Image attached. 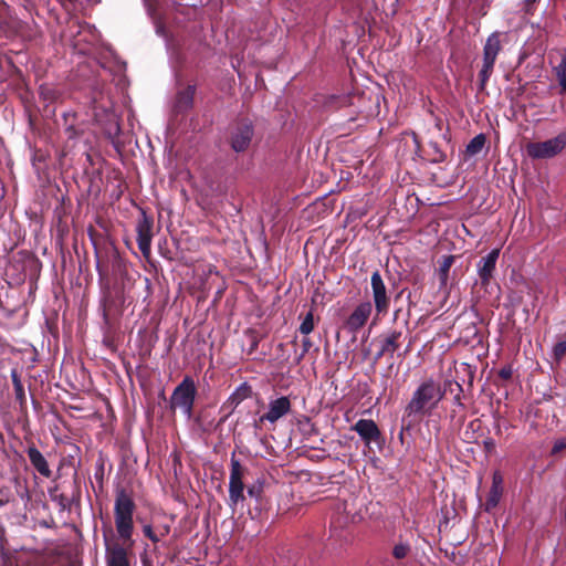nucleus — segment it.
Listing matches in <instances>:
<instances>
[{
    "instance_id": "1",
    "label": "nucleus",
    "mask_w": 566,
    "mask_h": 566,
    "mask_svg": "<svg viewBox=\"0 0 566 566\" xmlns=\"http://www.w3.org/2000/svg\"><path fill=\"white\" fill-rule=\"evenodd\" d=\"M136 510L133 491L122 485L116 486L113 514L117 536L111 526L103 527L106 566H130Z\"/></svg>"
},
{
    "instance_id": "2",
    "label": "nucleus",
    "mask_w": 566,
    "mask_h": 566,
    "mask_svg": "<svg viewBox=\"0 0 566 566\" xmlns=\"http://www.w3.org/2000/svg\"><path fill=\"white\" fill-rule=\"evenodd\" d=\"M452 380L444 381L442 388L439 382L432 378L422 381L412 392L410 400L403 409L402 422L407 419L420 420L429 416L444 398L447 389L452 392Z\"/></svg>"
},
{
    "instance_id": "3",
    "label": "nucleus",
    "mask_w": 566,
    "mask_h": 566,
    "mask_svg": "<svg viewBox=\"0 0 566 566\" xmlns=\"http://www.w3.org/2000/svg\"><path fill=\"white\" fill-rule=\"evenodd\" d=\"M503 32L495 31L491 33L483 46L482 67L479 72V92H484L488 81L490 80L497 55L502 51Z\"/></svg>"
},
{
    "instance_id": "4",
    "label": "nucleus",
    "mask_w": 566,
    "mask_h": 566,
    "mask_svg": "<svg viewBox=\"0 0 566 566\" xmlns=\"http://www.w3.org/2000/svg\"><path fill=\"white\" fill-rule=\"evenodd\" d=\"M254 134L252 120L248 117H240L230 124L227 142L233 151L244 153L250 148Z\"/></svg>"
},
{
    "instance_id": "5",
    "label": "nucleus",
    "mask_w": 566,
    "mask_h": 566,
    "mask_svg": "<svg viewBox=\"0 0 566 566\" xmlns=\"http://www.w3.org/2000/svg\"><path fill=\"white\" fill-rule=\"evenodd\" d=\"M197 397V387L190 376H185L180 384L174 389L169 406L172 411L179 408L188 418L192 416Z\"/></svg>"
},
{
    "instance_id": "6",
    "label": "nucleus",
    "mask_w": 566,
    "mask_h": 566,
    "mask_svg": "<svg viewBox=\"0 0 566 566\" xmlns=\"http://www.w3.org/2000/svg\"><path fill=\"white\" fill-rule=\"evenodd\" d=\"M247 472V468L235 458V453H232L230 461V476H229V499L228 504L234 509L239 503L245 500L244 495V482L243 478Z\"/></svg>"
},
{
    "instance_id": "7",
    "label": "nucleus",
    "mask_w": 566,
    "mask_h": 566,
    "mask_svg": "<svg viewBox=\"0 0 566 566\" xmlns=\"http://www.w3.org/2000/svg\"><path fill=\"white\" fill-rule=\"evenodd\" d=\"M565 147L566 133H560L548 140L527 144L526 153L533 159H545L558 155Z\"/></svg>"
},
{
    "instance_id": "8",
    "label": "nucleus",
    "mask_w": 566,
    "mask_h": 566,
    "mask_svg": "<svg viewBox=\"0 0 566 566\" xmlns=\"http://www.w3.org/2000/svg\"><path fill=\"white\" fill-rule=\"evenodd\" d=\"M370 287L377 316L386 315L389 311L390 297L384 279L378 270L373 272L370 276Z\"/></svg>"
},
{
    "instance_id": "9",
    "label": "nucleus",
    "mask_w": 566,
    "mask_h": 566,
    "mask_svg": "<svg viewBox=\"0 0 566 566\" xmlns=\"http://www.w3.org/2000/svg\"><path fill=\"white\" fill-rule=\"evenodd\" d=\"M403 333L401 329L392 328L384 332L378 337L379 349L375 354V361H378L384 356L394 357L402 345Z\"/></svg>"
},
{
    "instance_id": "10",
    "label": "nucleus",
    "mask_w": 566,
    "mask_h": 566,
    "mask_svg": "<svg viewBox=\"0 0 566 566\" xmlns=\"http://www.w3.org/2000/svg\"><path fill=\"white\" fill-rule=\"evenodd\" d=\"M153 227V217L147 214L145 210H142L140 218L138 219L136 224V241L138 244V249L145 258H149L151 252Z\"/></svg>"
},
{
    "instance_id": "11",
    "label": "nucleus",
    "mask_w": 566,
    "mask_h": 566,
    "mask_svg": "<svg viewBox=\"0 0 566 566\" xmlns=\"http://www.w3.org/2000/svg\"><path fill=\"white\" fill-rule=\"evenodd\" d=\"M352 429L357 432L366 446L376 443L381 448L385 443L384 436L373 419H359Z\"/></svg>"
},
{
    "instance_id": "12",
    "label": "nucleus",
    "mask_w": 566,
    "mask_h": 566,
    "mask_svg": "<svg viewBox=\"0 0 566 566\" xmlns=\"http://www.w3.org/2000/svg\"><path fill=\"white\" fill-rule=\"evenodd\" d=\"M373 312V303L365 301L359 303L345 321V328L353 334L360 331L368 322Z\"/></svg>"
},
{
    "instance_id": "13",
    "label": "nucleus",
    "mask_w": 566,
    "mask_h": 566,
    "mask_svg": "<svg viewBox=\"0 0 566 566\" xmlns=\"http://www.w3.org/2000/svg\"><path fill=\"white\" fill-rule=\"evenodd\" d=\"M291 401L286 396L271 400L269 403V411L260 417L259 422L262 423L264 421H269L271 423H275L279 419L291 411Z\"/></svg>"
},
{
    "instance_id": "14",
    "label": "nucleus",
    "mask_w": 566,
    "mask_h": 566,
    "mask_svg": "<svg viewBox=\"0 0 566 566\" xmlns=\"http://www.w3.org/2000/svg\"><path fill=\"white\" fill-rule=\"evenodd\" d=\"M500 256V249H493L488 253L486 256H483L478 263V274L481 280V284L486 286L490 284L493 279V274L495 271L496 262Z\"/></svg>"
},
{
    "instance_id": "15",
    "label": "nucleus",
    "mask_w": 566,
    "mask_h": 566,
    "mask_svg": "<svg viewBox=\"0 0 566 566\" xmlns=\"http://www.w3.org/2000/svg\"><path fill=\"white\" fill-rule=\"evenodd\" d=\"M170 531L171 526L168 523L155 524L153 522H147L143 523L142 525L143 535L154 545V553L157 552L158 544L163 541L164 537L169 535Z\"/></svg>"
},
{
    "instance_id": "16",
    "label": "nucleus",
    "mask_w": 566,
    "mask_h": 566,
    "mask_svg": "<svg viewBox=\"0 0 566 566\" xmlns=\"http://www.w3.org/2000/svg\"><path fill=\"white\" fill-rule=\"evenodd\" d=\"M27 455L31 465L40 475L45 479L52 476V470L50 469L48 460L34 444L28 447Z\"/></svg>"
},
{
    "instance_id": "17",
    "label": "nucleus",
    "mask_w": 566,
    "mask_h": 566,
    "mask_svg": "<svg viewBox=\"0 0 566 566\" xmlns=\"http://www.w3.org/2000/svg\"><path fill=\"white\" fill-rule=\"evenodd\" d=\"M196 90L195 84H188L185 88L177 92L174 105L177 113H187L192 108Z\"/></svg>"
},
{
    "instance_id": "18",
    "label": "nucleus",
    "mask_w": 566,
    "mask_h": 566,
    "mask_svg": "<svg viewBox=\"0 0 566 566\" xmlns=\"http://www.w3.org/2000/svg\"><path fill=\"white\" fill-rule=\"evenodd\" d=\"M252 396V388L247 382L241 384L223 402L220 408V411L229 410V413H232L234 409L247 398Z\"/></svg>"
},
{
    "instance_id": "19",
    "label": "nucleus",
    "mask_w": 566,
    "mask_h": 566,
    "mask_svg": "<svg viewBox=\"0 0 566 566\" xmlns=\"http://www.w3.org/2000/svg\"><path fill=\"white\" fill-rule=\"evenodd\" d=\"M10 376H11V380H12V385H13L15 400L19 403V408L21 411H25L27 410V396H25L23 384L21 381L20 374L15 368H13L11 370Z\"/></svg>"
},
{
    "instance_id": "20",
    "label": "nucleus",
    "mask_w": 566,
    "mask_h": 566,
    "mask_svg": "<svg viewBox=\"0 0 566 566\" xmlns=\"http://www.w3.org/2000/svg\"><path fill=\"white\" fill-rule=\"evenodd\" d=\"M264 479H256L252 484L247 488L248 495L254 499L258 505L263 506L264 504Z\"/></svg>"
},
{
    "instance_id": "21",
    "label": "nucleus",
    "mask_w": 566,
    "mask_h": 566,
    "mask_svg": "<svg viewBox=\"0 0 566 566\" xmlns=\"http://www.w3.org/2000/svg\"><path fill=\"white\" fill-rule=\"evenodd\" d=\"M454 255L442 256L438 272L441 286H444L448 282L449 271L454 262Z\"/></svg>"
},
{
    "instance_id": "22",
    "label": "nucleus",
    "mask_w": 566,
    "mask_h": 566,
    "mask_svg": "<svg viewBox=\"0 0 566 566\" xmlns=\"http://www.w3.org/2000/svg\"><path fill=\"white\" fill-rule=\"evenodd\" d=\"M485 143H486V138H485V136L483 134L476 135L467 145L465 154L468 156H475V155H478L479 153H481V150L485 146Z\"/></svg>"
},
{
    "instance_id": "23",
    "label": "nucleus",
    "mask_w": 566,
    "mask_h": 566,
    "mask_svg": "<svg viewBox=\"0 0 566 566\" xmlns=\"http://www.w3.org/2000/svg\"><path fill=\"white\" fill-rule=\"evenodd\" d=\"M453 385L457 387V394L453 397V408L450 413L451 419H453L458 415V412L464 411V409H465V406L462 402L463 388L457 381H453L452 386Z\"/></svg>"
},
{
    "instance_id": "24",
    "label": "nucleus",
    "mask_w": 566,
    "mask_h": 566,
    "mask_svg": "<svg viewBox=\"0 0 566 566\" xmlns=\"http://www.w3.org/2000/svg\"><path fill=\"white\" fill-rule=\"evenodd\" d=\"M244 336L248 339L249 347L247 349L248 355H252L259 347L261 336L253 328H248L244 331Z\"/></svg>"
},
{
    "instance_id": "25",
    "label": "nucleus",
    "mask_w": 566,
    "mask_h": 566,
    "mask_svg": "<svg viewBox=\"0 0 566 566\" xmlns=\"http://www.w3.org/2000/svg\"><path fill=\"white\" fill-rule=\"evenodd\" d=\"M503 489H499L496 486H492L489 491L486 501H485V511H491L495 509L501 500Z\"/></svg>"
},
{
    "instance_id": "26",
    "label": "nucleus",
    "mask_w": 566,
    "mask_h": 566,
    "mask_svg": "<svg viewBox=\"0 0 566 566\" xmlns=\"http://www.w3.org/2000/svg\"><path fill=\"white\" fill-rule=\"evenodd\" d=\"M315 328V322H314V311L311 308L307 314L304 316L298 331L301 334L307 336L311 334Z\"/></svg>"
},
{
    "instance_id": "27",
    "label": "nucleus",
    "mask_w": 566,
    "mask_h": 566,
    "mask_svg": "<svg viewBox=\"0 0 566 566\" xmlns=\"http://www.w3.org/2000/svg\"><path fill=\"white\" fill-rule=\"evenodd\" d=\"M556 76L563 92H566V50L562 55V61L558 66L555 67Z\"/></svg>"
},
{
    "instance_id": "28",
    "label": "nucleus",
    "mask_w": 566,
    "mask_h": 566,
    "mask_svg": "<svg viewBox=\"0 0 566 566\" xmlns=\"http://www.w3.org/2000/svg\"><path fill=\"white\" fill-rule=\"evenodd\" d=\"M429 148H430V153L429 155L431 156V161L432 163H436V164H439V163H443L446 161L447 159V155L446 153L440 148L439 144L437 142H430L428 144Z\"/></svg>"
},
{
    "instance_id": "29",
    "label": "nucleus",
    "mask_w": 566,
    "mask_h": 566,
    "mask_svg": "<svg viewBox=\"0 0 566 566\" xmlns=\"http://www.w3.org/2000/svg\"><path fill=\"white\" fill-rule=\"evenodd\" d=\"M410 545L407 543H398L392 548V556L396 559H403L410 554Z\"/></svg>"
},
{
    "instance_id": "30",
    "label": "nucleus",
    "mask_w": 566,
    "mask_h": 566,
    "mask_svg": "<svg viewBox=\"0 0 566 566\" xmlns=\"http://www.w3.org/2000/svg\"><path fill=\"white\" fill-rule=\"evenodd\" d=\"M553 359L559 364L566 356V340H562L555 344L552 353Z\"/></svg>"
},
{
    "instance_id": "31",
    "label": "nucleus",
    "mask_w": 566,
    "mask_h": 566,
    "mask_svg": "<svg viewBox=\"0 0 566 566\" xmlns=\"http://www.w3.org/2000/svg\"><path fill=\"white\" fill-rule=\"evenodd\" d=\"M65 134L69 139H75L83 134V130L76 126V123L72 122V125L65 127Z\"/></svg>"
},
{
    "instance_id": "32",
    "label": "nucleus",
    "mask_w": 566,
    "mask_h": 566,
    "mask_svg": "<svg viewBox=\"0 0 566 566\" xmlns=\"http://www.w3.org/2000/svg\"><path fill=\"white\" fill-rule=\"evenodd\" d=\"M513 376V368L511 365H505L503 366L499 373H497V377L504 381H507L512 378Z\"/></svg>"
},
{
    "instance_id": "33",
    "label": "nucleus",
    "mask_w": 566,
    "mask_h": 566,
    "mask_svg": "<svg viewBox=\"0 0 566 566\" xmlns=\"http://www.w3.org/2000/svg\"><path fill=\"white\" fill-rule=\"evenodd\" d=\"M55 501H57L59 505L62 510H70L72 504V499L67 497L65 494L56 495Z\"/></svg>"
},
{
    "instance_id": "34",
    "label": "nucleus",
    "mask_w": 566,
    "mask_h": 566,
    "mask_svg": "<svg viewBox=\"0 0 566 566\" xmlns=\"http://www.w3.org/2000/svg\"><path fill=\"white\" fill-rule=\"evenodd\" d=\"M95 480L97 483H99V486L103 488L104 482V462L101 460L97 463L96 471H95Z\"/></svg>"
},
{
    "instance_id": "35",
    "label": "nucleus",
    "mask_w": 566,
    "mask_h": 566,
    "mask_svg": "<svg viewBox=\"0 0 566 566\" xmlns=\"http://www.w3.org/2000/svg\"><path fill=\"white\" fill-rule=\"evenodd\" d=\"M566 449V438H562L555 441L552 448V454H557Z\"/></svg>"
},
{
    "instance_id": "36",
    "label": "nucleus",
    "mask_w": 566,
    "mask_h": 566,
    "mask_svg": "<svg viewBox=\"0 0 566 566\" xmlns=\"http://www.w3.org/2000/svg\"><path fill=\"white\" fill-rule=\"evenodd\" d=\"M482 444L485 453L491 454L495 451V441L492 438H486Z\"/></svg>"
},
{
    "instance_id": "37",
    "label": "nucleus",
    "mask_w": 566,
    "mask_h": 566,
    "mask_svg": "<svg viewBox=\"0 0 566 566\" xmlns=\"http://www.w3.org/2000/svg\"><path fill=\"white\" fill-rule=\"evenodd\" d=\"M492 486H496L499 489H503V476L497 471L493 473Z\"/></svg>"
},
{
    "instance_id": "38",
    "label": "nucleus",
    "mask_w": 566,
    "mask_h": 566,
    "mask_svg": "<svg viewBox=\"0 0 566 566\" xmlns=\"http://www.w3.org/2000/svg\"><path fill=\"white\" fill-rule=\"evenodd\" d=\"M64 119V126L72 125L73 123H76V114L75 113H64L63 114Z\"/></svg>"
},
{
    "instance_id": "39",
    "label": "nucleus",
    "mask_w": 566,
    "mask_h": 566,
    "mask_svg": "<svg viewBox=\"0 0 566 566\" xmlns=\"http://www.w3.org/2000/svg\"><path fill=\"white\" fill-rule=\"evenodd\" d=\"M313 347V343L310 337H304L302 339V352L303 354H307L310 349Z\"/></svg>"
},
{
    "instance_id": "40",
    "label": "nucleus",
    "mask_w": 566,
    "mask_h": 566,
    "mask_svg": "<svg viewBox=\"0 0 566 566\" xmlns=\"http://www.w3.org/2000/svg\"><path fill=\"white\" fill-rule=\"evenodd\" d=\"M535 3H536V0H524L525 12L527 14H532L533 13V10L535 8Z\"/></svg>"
},
{
    "instance_id": "41",
    "label": "nucleus",
    "mask_w": 566,
    "mask_h": 566,
    "mask_svg": "<svg viewBox=\"0 0 566 566\" xmlns=\"http://www.w3.org/2000/svg\"><path fill=\"white\" fill-rule=\"evenodd\" d=\"M140 562L142 566H153V562L146 551L143 554H140Z\"/></svg>"
},
{
    "instance_id": "42",
    "label": "nucleus",
    "mask_w": 566,
    "mask_h": 566,
    "mask_svg": "<svg viewBox=\"0 0 566 566\" xmlns=\"http://www.w3.org/2000/svg\"><path fill=\"white\" fill-rule=\"evenodd\" d=\"M145 1L148 2L149 6H154V7H160L161 4L165 3V0H145ZM172 4L174 6L179 4L178 0H172Z\"/></svg>"
},
{
    "instance_id": "43",
    "label": "nucleus",
    "mask_w": 566,
    "mask_h": 566,
    "mask_svg": "<svg viewBox=\"0 0 566 566\" xmlns=\"http://www.w3.org/2000/svg\"><path fill=\"white\" fill-rule=\"evenodd\" d=\"M413 421L415 420L409 419V423L407 426H402V428H401V430H400V432L398 434V439L400 440L401 443H403V432H405V430H409L411 428Z\"/></svg>"
},
{
    "instance_id": "44",
    "label": "nucleus",
    "mask_w": 566,
    "mask_h": 566,
    "mask_svg": "<svg viewBox=\"0 0 566 566\" xmlns=\"http://www.w3.org/2000/svg\"><path fill=\"white\" fill-rule=\"evenodd\" d=\"M224 411H226V413L218 421V426L224 423L227 421V419L229 418V416L231 415V413H229V410H224Z\"/></svg>"
},
{
    "instance_id": "45",
    "label": "nucleus",
    "mask_w": 566,
    "mask_h": 566,
    "mask_svg": "<svg viewBox=\"0 0 566 566\" xmlns=\"http://www.w3.org/2000/svg\"><path fill=\"white\" fill-rule=\"evenodd\" d=\"M411 350V342L408 343L407 347L405 348L402 354H398L399 357L406 356Z\"/></svg>"
},
{
    "instance_id": "46",
    "label": "nucleus",
    "mask_w": 566,
    "mask_h": 566,
    "mask_svg": "<svg viewBox=\"0 0 566 566\" xmlns=\"http://www.w3.org/2000/svg\"><path fill=\"white\" fill-rule=\"evenodd\" d=\"M306 354H303V352H301L296 357H295V361L296 364H300L304 357H305Z\"/></svg>"
},
{
    "instance_id": "47",
    "label": "nucleus",
    "mask_w": 566,
    "mask_h": 566,
    "mask_svg": "<svg viewBox=\"0 0 566 566\" xmlns=\"http://www.w3.org/2000/svg\"><path fill=\"white\" fill-rule=\"evenodd\" d=\"M475 423H479V420H473V421H471V422H470V424H469V427H470V428H474V424H475Z\"/></svg>"
},
{
    "instance_id": "48",
    "label": "nucleus",
    "mask_w": 566,
    "mask_h": 566,
    "mask_svg": "<svg viewBox=\"0 0 566 566\" xmlns=\"http://www.w3.org/2000/svg\"><path fill=\"white\" fill-rule=\"evenodd\" d=\"M399 312H400L399 310L395 312V318H397Z\"/></svg>"
}]
</instances>
